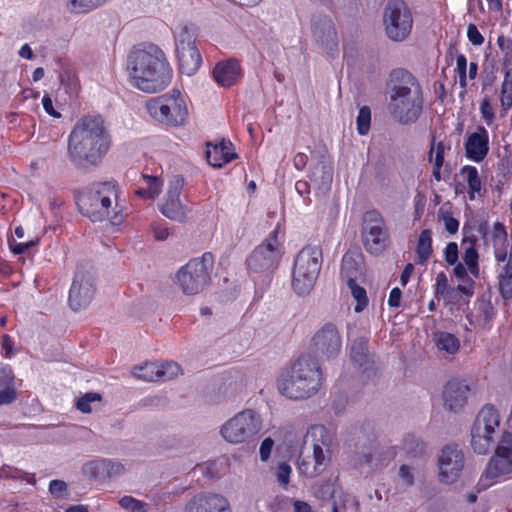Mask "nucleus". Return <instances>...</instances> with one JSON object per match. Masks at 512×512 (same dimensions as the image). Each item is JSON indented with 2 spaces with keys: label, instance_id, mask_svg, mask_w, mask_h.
Returning a JSON list of instances; mask_svg holds the SVG:
<instances>
[{
  "label": "nucleus",
  "instance_id": "nucleus-1",
  "mask_svg": "<svg viewBox=\"0 0 512 512\" xmlns=\"http://www.w3.org/2000/svg\"><path fill=\"white\" fill-rule=\"evenodd\" d=\"M126 72L132 86L146 93L165 89L172 79V68L164 51L152 43L131 49L127 55Z\"/></svg>",
  "mask_w": 512,
  "mask_h": 512
},
{
  "label": "nucleus",
  "instance_id": "nucleus-2",
  "mask_svg": "<svg viewBox=\"0 0 512 512\" xmlns=\"http://www.w3.org/2000/svg\"><path fill=\"white\" fill-rule=\"evenodd\" d=\"M110 136L99 115H86L74 124L69 136L67 154L77 167L97 166L110 148Z\"/></svg>",
  "mask_w": 512,
  "mask_h": 512
},
{
  "label": "nucleus",
  "instance_id": "nucleus-3",
  "mask_svg": "<svg viewBox=\"0 0 512 512\" xmlns=\"http://www.w3.org/2000/svg\"><path fill=\"white\" fill-rule=\"evenodd\" d=\"M388 109L401 124L414 123L423 110V92L418 80L403 69L393 70L387 83Z\"/></svg>",
  "mask_w": 512,
  "mask_h": 512
},
{
  "label": "nucleus",
  "instance_id": "nucleus-4",
  "mask_svg": "<svg viewBox=\"0 0 512 512\" xmlns=\"http://www.w3.org/2000/svg\"><path fill=\"white\" fill-rule=\"evenodd\" d=\"M120 187L114 180L94 182L79 197L82 213L92 221L108 220L119 225L124 220Z\"/></svg>",
  "mask_w": 512,
  "mask_h": 512
},
{
  "label": "nucleus",
  "instance_id": "nucleus-5",
  "mask_svg": "<svg viewBox=\"0 0 512 512\" xmlns=\"http://www.w3.org/2000/svg\"><path fill=\"white\" fill-rule=\"evenodd\" d=\"M323 381L318 362L308 355L299 357L277 379L278 391L290 399H306L316 394Z\"/></svg>",
  "mask_w": 512,
  "mask_h": 512
},
{
  "label": "nucleus",
  "instance_id": "nucleus-6",
  "mask_svg": "<svg viewBox=\"0 0 512 512\" xmlns=\"http://www.w3.org/2000/svg\"><path fill=\"white\" fill-rule=\"evenodd\" d=\"M146 110L155 121L170 127L185 125L189 115L186 98L178 89L149 99Z\"/></svg>",
  "mask_w": 512,
  "mask_h": 512
},
{
  "label": "nucleus",
  "instance_id": "nucleus-7",
  "mask_svg": "<svg viewBox=\"0 0 512 512\" xmlns=\"http://www.w3.org/2000/svg\"><path fill=\"white\" fill-rule=\"evenodd\" d=\"M322 250L306 246L296 255L292 270V289L297 295H308L314 288L322 266Z\"/></svg>",
  "mask_w": 512,
  "mask_h": 512
},
{
  "label": "nucleus",
  "instance_id": "nucleus-8",
  "mask_svg": "<svg viewBox=\"0 0 512 512\" xmlns=\"http://www.w3.org/2000/svg\"><path fill=\"white\" fill-rule=\"evenodd\" d=\"M500 415L491 405L484 406L471 427V447L477 454H487L500 443Z\"/></svg>",
  "mask_w": 512,
  "mask_h": 512
},
{
  "label": "nucleus",
  "instance_id": "nucleus-9",
  "mask_svg": "<svg viewBox=\"0 0 512 512\" xmlns=\"http://www.w3.org/2000/svg\"><path fill=\"white\" fill-rule=\"evenodd\" d=\"M263 427L261 415L254 409H244L226 420L220 427L221 437L229 444L253 442Z\"/></svg>",
  "mask_w": 512,
  "mask_h": 512
},
{
  "label": "nucleus",
  "instance_id": "nucleus-10",
  "mask_svg": "<svg viewBox=\"0 0 512 512\" xmlns=\"http://www.w3.org/2000/svg\"><path fill=\"white\" fill-rule=\"evenodd\" d=\"M304 444L312 446V456L301 455L298 459V470L300 474L312 478L319 475L326 467V452L329 451L331 438L324 426L314 425L307 431Z\"/></svg>",
  "mask_w": 512,
  "mask_h": 512
},
{
  "label": "nucleus",
  "instance_id": "nucleus-11",
  "mask_svg": "<svg viewBox=\"0 0 512 512\" xmlns=\"http://www.w3.org/2000/svg\"><path fill=\"white\" fill-rule=\"evenodd\" d=\"M214 257L206 252L189 260L176 273L175 283L186 295H196L204 290L210 281Z\"/></svg>",
  "mask_w": 512,
  "mask_h": 512
},
{
  "label": "nucleus",
  "instance_id": "nucleus-12",
  "mask_svg": "<svg viewBox=\"0 0 512 512\" xmlns=\"http://www.w3.org/2000/svg\"><path fill=\"white\" fill-rule=\"evenodd\" d=\"M284 254L279 228L276 227L250 254L247 259L248 269L253 273L270 271L277 267Z\"/></svg>",
  "mask_w": 512,
  "mask_h": 512
},
{
  "label": "nucleus",
  "instance_id": "nucleus-13",
  "mask_svg": "<svg viewBox=\"0 0 512 512\" xmlns=\"http://www.w3.org/2000/svg\"><path fill=\"white\" fill-rule=\"evenodd\" d=\"M383 23L389 39L396 42L407 39L413 27V16L407 3L404 0H388Z\"/></svg>",
  "mask_w": 512,
  "mask_h": 512
},
{
  "label": "nucleus",
  "instance_id": "nucleus-14",
  "mask_svg": "<svg viewBox=\"0 0 512 512\" xmlns=\"http://www.w3.org/2000/svg\"><path fill=\"white\" fill-rule=\"evenodd\" d=\"M512 472V438L504 434L497 445L495 455L489 461L478 481V488L485 490Z\"/></svg>",
  "mask_w": 512,
  "mask_h": 512
},
{
  "label": "nucleus",
  "instance_id": "nucleus-15",
  "mask_svg": "<svg viewBox=\"0 0 512 512\" xmlns=\"http://www.w3.org/2000/svg\"><path fill=\"white\" fill-rule=\"evenodd\" d=\"M96 294L95 276L91 269L78 267L69 291L68 302L72 310L87 308Z\"/></svg>",
  "mask_w": 512,
  "mask_h": 512
},
{
  "label": "nucleus",
  "instance_id": "nucleus-16",
  "mask_svg": "<svg viewBox=\"0 0 512 512\" xmlns=\"http://www.w3.org/2000/svg\"><path fill=\"white\" fill-rule=\"evenodd\" d=\"M464 463V454L457 445L443 447L437 460L439 482L446 485L455 483L461 476Z\"/></svg>",
  "mask_w": 512,
  "mask_h": 512
},
{
  "label": "nucleus",
  "instance_id": "nucleus-17",
  "mask_svg": "<svg viewBox=\"0 0 512 512\" xmlns=\"http://www.w3.org/2000/svg\"><path fill=\"white\" fill-rule=\"evenodd\" d=\"M311 348L323 360L335 358L342 349V337L337 326L327 323L319 329L312 338Z\"/></svg>",
  "mask_w": 512,
  "mask_h": 512
},
{
  "label": "nucleus",
  "instance_id": "nucleus-18",
  "mask_svg": "<svg viewBox=\"0 0 512 512\" xmlns=\"http://www.w3.org/2000/svg\"><path fill=\"white\" fill-rule=\"evenodd\" d=\"M363 242L368 252L378 255L382 253L388 242V232L384 220L377 212H368L364 218Z\"/></svg>",
  "mask_w": 512,
  "mask_h": 512
},
{
  "label": "nucleus",
  "instance_id": "nucleus-19",
  "mask_svg": "<svg viewBox=\"0 0 512 512\" xmlns=\"http://www.w3.org/2000/svg\"><path fill=\"white\" fill-rule=\"evenodd\" d=\"M184 185V179L177 175L169 183L165 200L161 206V213L172 220L182 221L186 217L187 209L180 201V193Z\"/></svg>",
  "mask_w": 512,
  "mask_h": 512
},
{
  "label": "nucleus",
  "instance_id": "nucleus-20",
  "mask_svg": "<svg viewBox=\"0 0 512 512\" xmlns=\"http://www.w3.org/2000/svg\"><path fill=\"white\" fill-rule=\"evenodd\" d=\"M312 33L315 41L328 53L337 50V33L333 20L328 16H316L312 22Z\"/></svg>",
  "mask_w": 512,
  "mask_h": 512
},
{
  "label": "nucleus",
  "instance_id": "nucleus-21",
  "mask_svg": "<svg viewBox=\"0 0 512 512\" xmlns=\"http://www.w3.org/2000/svg\"><path fill=\"white\" fill-rule=\"evenodd\" d=\"M184 512H231L228 500L219 494H198L185 505Z\"/></svg>",
  "mask_w": 512,
  "mask_h": 512
},
{
  "label": "nucleus",
  "instance_id": "nucleus-22",
  "mask_svg": "<svg viewBox=\"0 0 512 512\" xmlns=\"http://www.w3.org/2000/svg\"><path fill=\"white\" fill-rule=\"evenodd\" d=\"M469 386L461 380L453 379L444 387L442 398L445 409L451 412L461 411L468 400Z\"/></svg>",
  "mask_w": 512,
  "mask_h": 512
},
{
  "label": "nucleus",
  "instance_id": "nucleus-23",
  "mask_svg": "<svg viewBox=\"0 0 512 512\" xmlns=\"http://www.w3.org/2000/svg\"><path fill=\"white\" fill-rule=\"evenodd\" d=\"M124 471L121 463L110 459H95L86 462L82 467L85 476L95 480L117 477Z\"/></svg>",
  "mask_w": 512,
  "mask_h": 512
},
{
  "label": "nucleus",
  "instance_id": "nucleus-24",
  "mask_svg": "<svg viewBox=\"0 0 512 512\" xmlns=\"http://www.w3.org/2000/svg\"><path fill=\"white\" fill-rule=\"evenodd\" d=\"M489 151V134L485 127L479 126L471 133L465 142L467 158L474 162H481Z\"/></svg>",
  "mask_w": 512,
  "mask_h": 512
},
{
  "label": "nucleus",
  "instance_id": "nucleus-25",
  "mask_svg": "<svg viewBox=\"0 0 512 512\" xmlns=\"http://www.w3.org/2000/svg\"><path fill=\"white\" fill-rule=\"evenodd\" d=\"M492 246L496 266L512 261V245L507 239L505 226L500 222L493 225Z\"/></svg>",
  "mask_w": 512,
  "mask_h": 512
},
{
  "label": "nucleus",
  "instance_id": "nucleus-26",
  "mask_svg": "<svg viewBox=\"0 0 512 512\" xmlns=\"http://www.w3.org/2000/svg\"><path fill=\"white\" fill-rule=\"evenodd\" d=\"M231 142L221 141L218 144H207L206 157L210 165L220 168L236 158Z\"/></svg>",
  "mask_w": 512,
  "mask_h": 512
},
{
  "label": "nucleus",
  "instance_id": "nucleus-27",
  "mask_svg": "<svg viewBox=\"0 0 512 512\" xmlns=\"http://www.w3.org/2000/svg\"><path fill=\"white\" fill-rule=\"evenodd\" d=\"M216 82L224 87H229L240 78L241 69L239 62L228 60L218 63L213 71Z\"/></svg>",
  "mask_w": 512,
  "mask_h": 512
},
{
  "label": "nucleus",
  "instance_id": "nucleus-28",
  "mask_svg": "<svg viewBox=\"0 0 512 512\" xmlns=\"http://www.w3.org/2000/svg\"><path fill=\"white\" fill-rule=\"evenodd\" d=\"M176 54L179 62V69L182 74L192 76L198 71L202 58L196 46L186 48L184 50H178L176 51Z\"/></svg>",
  "mask_w": 512,
  "mask_h": 512
},
{
  "label": "nucleus",
  "instance_id": "nucleus-29",
  "mask_svg": "<svg viewBox=\"0 0 512 512\" xmlns=\"http://www.w3.org/2000/svg\"><path fill=\"white\" fill-rule=\"evenodd\" d=\"M175 50H184L196 46V34L192 25L180 23L173 29Z\"/></svg>",
  "mask_w": 512,
  "mask_h": 512
},
{
  "label": "nucleus",
  "instance_id": "nucleus-30",
  "mask_svg": "<svg viewBox=\"0 0 512 512\" xmlns=\"http://www.w3.org/2000/svg\"><path fill=\"white\" fill-rule=\"evenodd\" d=\"M437 349L447 355H454L460 349V340L452 333L439 331L434 334Z\"/></svg>",
  "mask_w": 512,
  "mask_h": 512
},
{
  "label": "nucleus",
  "instance_id": "nucleus-31",
  "mask_svg": "<svg viewBox=\"0 0 512 512\" xmlns=\"http://www.w3.org/2000/svg\"><path fill=\"white\" fill-rule=\"evenodd\" d=\"M110 0H64V7L67 12L73 15L87 14Z\"/></svg>",
  "mask_w": 512,
  "mask_h": 512
},
{
  "label": "nucleus",
  "instance_id": "nucleus-32",
  "mask_svg": "<svg viewBox=\"0 0 512 512\" xmlns=\"http://www.w3.org/2000/svg\"><path fill=\"white\" fill-rule=\"evenodd\" d=\"M461 177L467 182L469 188V199L474 200L476 196L481 195L482 181L479 172L474 166H464L460 171Z\"/></svg>",
  "mask_w": 512,
  "mask_h": 512
},
{
  "label": "nucleus",
  "instance_id": "nucleus-33",
  "mask_svg": "<svg viewBox=\"0 0 512 512\" xmlns=\"http://www.w3.org/2000/svg\"><path fill=\"white\" fill-rule=\"evenodd\" d=\"M495 311L490 302H481L478 306L477 314L468 316L471 325L482 329H489L494 319Z\"/></svg>",
  "mask_w": 512,
  "mask_h": 512
},
{
  "label": "nucleus",
  "instance_id": "nucleus-34",
  "mask_svg": "<svg viewBox=\"0 0 512 512\" xmlns=\"http://www.w3.org/2000/svg\"><path fill=\"white\" fill-rule=\"evenodd\" d=\"M496 267L500 294L504 299H510L512 298V260Z\"/></svg>",
  "mask_w": 512,
  "mask_h": 512
},
{
  "label": "nucleus",
  "instance_id": "nucleus-35",
  "mask_svg": "<svg viewBox=\"0 0 512 512\" xmlns=\"http://www.w3.org/2000/svg\"><path fill=\"white\" fill-rule=\"evenodd\" d=\"M432 251V232L429 229H425L420 233L417 241V263L425 264L430 258Z\"/></svg>",
  "mask_w": 512,
  "mask_h": 512
},
{
  "label": "nucleus",
  "instance_id": "nucleus-36",
  "mask_svg": "<svg viewBox=\"0 0 512 512\" xmlns=\"http://www.w3.org/2000/svg\"><path fill=\"white\" fill-rule=\"evenodd\" d=\"M144 186L138 188L135 193L145 199H154L157 197L163 186V182L156 176L143 175Z\"/></svg>",
  "mask_w": 512,
  "mask_h": 512
},
{
  "label": "nucleus",
  "instance_id": "nucleus-37",
  "mask_svg": "<svg viewBox=\"0 0 512 512\" xmlns=\"http://www.w3.org/2000/svg\"><path fill=\"white\" fill-rule=\"evenodd\" d=\"M367 342L366 337H359L352 342L350 347L351 360L359 367H363L369 362Z\"/></svg>",
  "mask_w": 512,
  "mask_h": 512
},
{
  "label": "nucleus",
  "instance_id": "nucleus-38",
  "mask_svg": "<svg viewBox=\"0 0 512 512\" xmlns=\"http://www.w3.org/2000/svg\"><path fill=\"white\" fill-rule=\"evenodd\" d=\"M312 181L319 184H330L333 177V167L330 162L321 161L317 163L309 173Z\"/></svg>",
  "mask_w": 512,
  "mask_h": 512
},
{
  "label": "nucleus",
  "instance_id": "nucleus-39",
  "mask_svg": "<svg viewBox=\"0 0 512 512\" xmlns=\"http://www.w3.org/2000/svg\"><path fill=\"white\" fill-rule=\"evenodd\" d=\"M383 465L382 454L377 449H369L368 451L360 454L357 458V466L360 469L367 467L368 470H374L382 467Z\"/></svg>",
  "mask_w": 512,
  "mask_h": 512
},
{
  "label": "nucleus",
  "instance_id": "nucleus-40",
  "mask_svg": "<svg viewBox=\"0 0 512 512\" xmlns=\"http://www.w3.org/2000/svg\"><path fill=\"white\" fill-rule=\"evenodd\" d=\"M159 368L158 363L149 362L144 365L134 367L132 370V375L143 381L153 382L159 381Z\"/></svg>",
  "mask_w": 512,
  "mask_h": 512
},
{
  "label": "nucleus",
  "instance_id": "nucleus-41",
  "mask_svg": "<svg viewBox=\"0 0 512 512\" xmlns=\"http://www.w3.org/2000/svg\"><path fill=\"white\" fill-rule=\"evenodd\" d=\"M500 103L503 112L512 107V69L506 71L501 85Z\"/></svg>",
  "mask_w": 512,
  "mask_h": 512
},
{
  "label": "nucleus",
  "instance_id": "nucleus-42",
  "mask_svg": "<svg viewBox=\"0 0 512 512\" xmlns=\"http://www.w3.org/2000/svg\"><path fill=\"white\" fill-rule=\"evenodd\" d=\"M347 285L350 289V292L353 298L356 300V306L354 308L355 312H362L368 305V297L366 294V290L360 287L356 281L352 278H348Z\"/></svg>",
  "mask_w": 512,
  "mask_h": 512
},
{
  "label": "nucleus",
  "instance_id": "nucleus-43",
  "mask_svg": "<svg viewBox=\"0 0 512 512\" xmlns=\"http://www.w3.org/2000/svg\"><path fill=\"white\" fill-rule=\"evenodd\" d=\"M158 368L159 381L172 380L182 374L180 365L173 361L158 363Z\"/></svg>",
  "mask_w": 512,
  "mask_h": 512
},
{
  "label": "nucleus",
  "instance_id": "nucleus-44",
  "mask_svg": "<svg viewBox=\"0 0 512 512\" xmlns=\"http://www.w3.org/2000/svg\"><path fill=\"white\" fill-rule=\"evenodd\" d=\"M120 507L128 512H147L148 504L132 496H123L118 501Z\"/></svg>",
  "mask_w": 512,
  "mask_h": 512
},
{
  "label": "nucleus",
  "instance_id": "nucleus-45",
  "mask_svg": "<svg viewBox=\"0 0 512 512\" xmlns=\"http://www.w3.org/2000/svg\"><path fill=\"white\" fill-rule=\"evenodd\" d=\"M356 124L360 135H366L369 132L371 124V110L369 107L363 106L359 109Z\"/></svg>",
  "mask_w": 512,
  "mask_h": 512
},
{
  "label": "nucleus",
  "instance_id": "nucleus-46",
  "mask_svg": "<svg viewBox=\"0 0 512 512\" xmlns=\"http://www.w3.org/2000/svg\"><path fill=\"white\" fill-rule=\"evenodd\" d=\"M463 261L467 266L468 270L470 271V273L477 277L479 274L478 253L473 246L465 250Z\"/></svg>",
  "mask_w": 512,
  "mask_h": 512
},
{
  "label": "nucleus",
  "instance_id": "nucleus-47",
  "mask_svg": "<svg viewBox=\"0 0 512 512\" xmlns=\"http://www.w3.org/2000/svg\"><path fill=\"white\" fill-rule=\"evenodd\" d=\"M447 148L448 147L441 141L431 147L429 159L430 162L433 163V166H438L439 164L443 165L444 153Z\"/></svg>",
  "mask_w": 512,
  "mask_h": 512
},
{
  "label": "nucleus",
  "instance_id": "nucleus-48",
  "mask_svg": "<svg viewBox=\"0 0 512 512\" xmlns=\"http://www.w3.org/2000/svg\"><path fill=\"white\" fill-rule=\"evenodd\" d=\"M100 400V395L97 393H87L77 400L76 407L83 413L91 412V403Z\"/></svg>",
  "mask_w": 512,
  "mask_h": 512
},
{
  "label": "nucleus",
  "instance_id": "nucleus-49",
  "mask_svg": "<svg viewBox=\"0 0 512 512\" xmlns=\"http://www.w3.org/2000/svg\"><path fill=\"white\" fill-rule=\"evenodd\" d=\"M403 449L410 455H416L423 451V443L416 437L409 435L403 441Z\"/></svg>",
  "mask_w": 512,
  "mask_h": 512
},
{
  "label": "nucleus",
  "instance_id": "nucleus-50",
  "mask_svg": "<svg viewBox=\"0 0 512 512\" xmlns=\"http://www.w3.org/2000/svg\"><path fill=\"white\" fill-rule=\"evenodd\" d=\"M291 472L292 469L286 462H281L278 464L276 469V477L278 483L281 486L286 487L289 484Z\"/></svg>",
  "mask_w": 512,
  "mask_h": 512
},
{
  "label": "nucleus",
  "instance_id": "nucleus-51",
  "mask_svg": "<svg viewBox=\"0 0 512 512\" xmlns=\"http://www.w3.org/2000/svg\"><path fill=\"white\" fill-rule=\"evenodd\" d=\"M480 112L486 124L491 126L495 119V113L489 98L485 97L482 100L480 104Z\"/></svg>",
  "mask_w": 512,
  "mask_h": 512
},
{
  "label": "nucleus",
  "instance_id": "nucleus-52",
  "mask_svg": "<svg viewBox=\"0 0 512 512\" xmlns=\"http://www.w3.org/2000/svg\"><path fill=\"white\" fill-rule=\"evenodd\" d=\"M456 69L459 75V84L462 88L467 86V59L464 55L460 54L456 58Z\"/></svg>",
  "mask_w": 512,
  "mask_h": 512
},
{
  "label": "nucleus",
  "instance_id": "nucleus-53",
  "mask_svg": "<svg viewBox=\"0 0 512 512\" xmlns=\"http://www.w3.org/2000/svg\"><path fill=\"white\" fill-rule=\"evenodd\" d=\"M398 475H399L401 482L405 486H412L414 484L415 473H414V469L411 466H409V465L400 466Z\"/></svg>",
  "mask_w": 512,
  "mask_h": 512
},
{
  "label": "nucleus",
  "instance_id": "nucleus-54",
  "mask_svg": "<svg viewBox=\"0 0 512 512\" xmlns=\"http://www.w3.org/2000/svg\"><path fill=\"white\" fill-rule=\"evenodd\" d=\"M467 37L471 44L480 46L484 43V37L478 30L477 26L473 23L467 26Z\"/></svg>",
  "mask_w": 512,
  "mask_h": 512
},
{
  "label": "nucleus",
  "instance_id": "nucleus-55",
  "mask_svg": "<svg viewBox=\"0 0 512 512\" xmlns=\"http://www.w3.org/2000/svg\"><path fill=\"white\" fill-rule=\"evenodd\" d=\"M434 287L436 296H445L448 293V279L444 272L437 274Z\"/></svg>",
  "mask_w": 512,
  "mask_h": 512
},
{
  "label": "nucleus",
  "instance_id": "nucleus-56",
  "mask_svg": "<svg viewBox=\"0 0 512 512\" xmlns=\"http://www.w3.org/2000/svg\"><path fill=\"white\" fill-rule=\"evenodd\" d=\"M273 447H274V441L270 437L265 438L261 442L260 448H259V455H260L261 461L266 462L270 458Z\"/></svg>",
  "mask_w": 512,
  "mask_h": 512
},
{
  "label": "nucleus",
  "instance_id": "nucleus-57",
  "mask_svg": "<svg viewBox=\"0 0 512 512\" xmlns=\"http://www.w3.org/2000/svg\"><path fill=\"white\" fill-rule=\"evenodd\" d=\"M16 398V390L14 386L0 387V405L12 403Z\"/></svg>",
  "mask_w": 512,
  "mask_h": 512
},
{
  "label": "nucleus",
  "instance_id": "nucleus-58",
  "mask_svg": "<svg viewBox=\"0 0 512 512\" xmlns=\"http://www.w3.org/2000/svg\"><path fill=\"white\" fill-rule=\"evenodd\" d=\"M444 257L448 264L454 265L458 260V246L455 242L447 244L444 250Z\"/></svg>",
  "mask_w": 512,
  "mask_h": 512
},
{
  "label": "nucleus",
  "instance_id": "nucleus-59",
  "mask_svg": "<svg viewBox=\"0 0 512 512\" xmlns=\"http://www.w3.org/2000/svg\"><path fill=\"white\" fill-rule=\"evenodd\" d=\"M14 386V374L10 367L0 369V387Z\"/></svg>",
  "mask_w": 512,
  "mask_h": 512
},
{
  "label": "nucleus",
  "instance_id": "nucleus-60",
  "mask_svg": "<svg viewBox=\"0 0 512 512\" xmlns=\"http://www.w3.org/2000/svg\"><path fill=\"white\" fill-rule=\"evenodd\" d=\"M49 491L53 496L61 497L67 491V484L62 480H52Z\"/></svg>",
  "mask_w": 512,
  "mask_h": 512
},
{
  "label": "nucleus",
  "instance_id": "nucleus-61",
  "mask_svg": "<svg viewBox=\"0 0 512 512\" xmlns=\"http://www.w3.org/2000/svg\"><path fill=\"white\" fill-rule=\"evenodd\" d=\"M444 226L447 232L455 234L459 228V221L450 214L446 213L443 215Z\"/></svg>",
  "mask_w": 512,
  "mask_h": 512
},
{
  "label": "nucleus",
  "instance_id": "nucleus-62",
  "mask_svg": "<svg viewBox=\"0 0 512 512\" xmlns=\"http://www.w3.org/2000/svg\"><path fill=\"white\" fill-rule=\"evenodd\" d=\"M42 106L47 114L54 118H60L61 114L55 110L53 106V101L48 94H45L42 98Z\"/></svg>",
  "mask_w": 512,
  "mask_h": 512
},
{
  "label": "nucleus",
  "instance_id": "nucleus-63",
  "mask_svg": "<svg viewBox=\"0 0 512 512\" xmlns=\"http://www.w3.org/2000/svg\"><path fill=\"white\" fill-rule=\"evenodd\" d=\"M153 235L156 240L163 241L170 235L169 229L162 225H155L153 227Z\"/></svg>",
  "mask_w": 512,
  "mask_h": 512
},
{
  "label": "nucleus",
  "instance_id": "nucleus-64",
  "mask_svg": "<svg viewBox=\"0 0 512 512\" xmlns=\"http://www.w3.org/2000/svg\"><path fill=\"white\" fill-rule=\"evenodd\" d=\"M295 190L297 193L303 197L304 199H308V196L310 194V185L307 181L299 180L295 183Z\"/></svg>",
  "mask_w": 512,
  "mask_h": 512
}]
</instances>
